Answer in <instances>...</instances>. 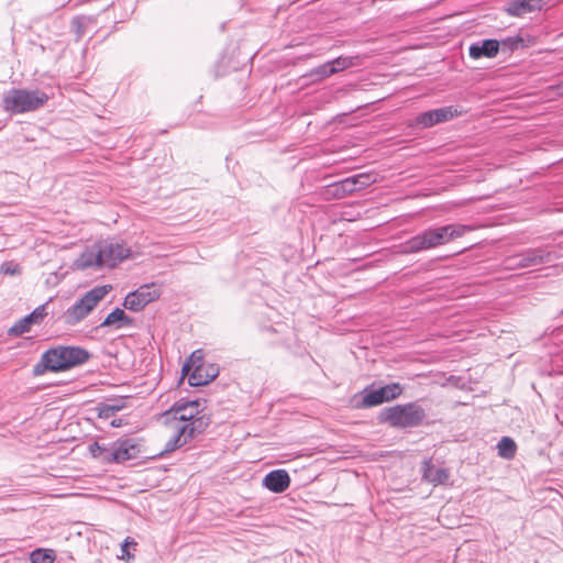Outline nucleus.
<instances>
[{
    "instance_id": "1",
    "label": "nucleus",
    "mask_w": 563,
    "mask_h": 563,
    "mask_svg": "<svg viewBox=\"0 0 563 563\" xmlns=\"http://www.w3.org/2000/svg\"><path fill=\"white\" fill-rule=\"evenodd\" d=\"M174 421V435L166 442L164 453H170L202 433L210 424V418L202 412L198 400L177 401L167 412Z\"/></svg>"
},
{
    "instance_id": "2",
    "label": "nucleus",
    "mask_w": 563,
    "mask_h": 563,
    "mask_svg": "<svg viewBox=\"0 0 563 563\" xmlns=\"http://www.w3.org/2000/svg\"><path fill=\"white\" fill-rule=\"evenodd\" d=\"M472 230L473 227L460 223L430 228L410 238L404 244V252L419 253L422 251L432 250L448 244L449 242L463 236L465 233L471 232Z\"/></svg>"
},
{
    "instance_id": "3",
    "label": "nucleus",
    "mask_w": 563,
    "mask_h": 563,
    "mask_svg": "<svg viewBox=\"0 0 563 563\" xmlns=\"http://www.w3.org/2000/svg\"><path fill=\"white\" fill-rule=\"evenodd\" d=\"M48 101V96L41 90L12 88L2 98V108L11 114L36 111Z\"/></svg>"
},
{
    "instance_id": "4",
    "label": "nucleus",
    "mask_w": 563,
    "mask_h": 563,
    "mask_svg": "<svg viewBox=\"0 0 563 563\" xmlns=\"http://www.w3.org/2000/svg\"><path fill=\"white\" fill-rule=\"evenodd\" d=\"M89 356V352L79 346H57L43 354L42 363L48 371L60 372L86 363Z\"/></svg>"
},
{
    "instance_id": "5",
    "label": "nucleus",
    "mask_w": 563,
    "mask_h": 563,
    "mask_svg": "<svg viewBox=\"0 0 563 563\" xmlns=\"http://www.w3.org/2000/svg\"><path fill=\"white\" fill-rule=\"evenodd\" d=\"M110 285L97 286L87 291L79 300L69 307L64 313L67 324H76L84 320L95 307L108 295L111 290Z\"/></svg>"
},
{
    "instance_id": "6",
    "label": "nucleus",
    "mask_w": 563,
    "mask_h": 563,
    "mask_svg": "<svg viewBox=\"0 0 563 563\" xmlns=\"http://www.w3.org/2000/svg\"><path fill=\"white\" fill-rule=\"evenodd\" d=\"M384 415V420L397 428L419 426L426 418L423 408L416 402L388 408Z\"/></svg>"
},
{
    "instance_id": "7",
    "label": "nucleus",
    "mask_w": 563,
    "mask_h": 563,
    "mask_svg": "<svg viewBox=\"0 0 563 563\" xmlns=\"http://www.w3.org/2000/svg\"><path fill=\"white\" fill-rule=\"evenodd\" d=\"M159 296V288L155 284L143 285L125 296L123 306L125 309L140 311L146 305L156 300Z\"/></svg>"
},
{
    "instance_id": "8",
    "label": "nucleus",
    "mask_w": 563,
    "mask_h": 563,
    "mask_svg": "<svg viewBox=\"0 0 563 563\" xmlns=\"http://www.w3.org/2000/svg\"><path fill=\"white\" fill-rule=\"evenodd\" d=\"M401 386L393 383L377 389L365 390L362 399L363 407L378 406L385 401L393 400L401 394Z\"/></svg>"
},
{
    "instance_id": "9",
    "label": "nucleus",
    "mask_w": 563,
    "mask_h": 563,
    "mask_svg": "<svg viewBox=\"0 0 563 563\" xmlns=\"http://www.w3.org/2000/svg\"><path fill=\"white\" fill-rule=\"evenodd\" d=\"M460 114H461V112L452 106L443 107V108H439V109H434V110H430V111L420 113L415 119V124L422 129L431 128L438 123H442V122L452 120L453 118H455Z\"/></svg>"
},
{
    "instance_id": "10",
    "label": "nucleus",
    "mask_w": 563,
    "mask_h": 563,
    "mask_svg": "<svg viewBox=\"0 0 563 563\" xmlns=\"http://www.w3.org/2000/svg\"><path fill=\"white\" fill-rule=\"evenodd\" d=\"M101 257L103 260V265L108 267H113L118 263L130 256V249L119 242L113 241H101L98 243Z\"/></svg>"
},
{
    "instance_id": "11",
    "label": "nucleus",
    "mask_w": 563,
    "mask_h": 563,
    "mask_svg": "<svg viewBox=\"0 0 563 563\" xmlns=\"http://www.w3.org/2000/svg\"><path fill=\"white\" fill-rule=\"evenodd\" d=\"M551 261V254L541 249H530L508 260L509 267L529 268Z\"/></svg>"
},
{
    "instance_id": "12",
    "label": "nucleus",
    "mask_w": 563,
    "mask_h": 563,
    "mask_svg": "<svg viewBox=\"0 0 563 563\" xmlns=\"http://www.w3.org/2000/svg\"><path fill=\"white\" fill-rule=\"evenodd\" d=\"M375 180L376 178L374 175L363 173L346 177L345 179L333 184L331 187L333 188L335 195L344 196L346 194L363 189L375 183Z\"/></svg>"
},
{
    "instance_id": "13",
    "label": "nucleus",
    "mask_w": 563,
    "mask_h": 563,
    "mask_svg": "<svg viewBox=\"0 0 563 563\" xmlns=\"http://www.w3.org/2000/svg\"><path fill=\"white\" fill-rule=\"evenodd\" d=\"M137 448L131 440L117 441L110 446L108 463H122L136 457Z\"/></svg>"
},
{
    "instance_id": "14",
    "label": "nucleus",
    "mask_w": 563,
    "mask_h": 563,
    "mask_svg": "<svg viewBox=\"0 0 563 563\" xmlns=\"http://www.w3.org/2000/svg\"><path fill=\"white\" fill-rule=\"evenodd\" d=\"M47 314L45 306H40L35 308L30 314L25 316L21 320H19L15 324H13L9 329V334L11 335H22L30 331L32 324L40 323L44 317Z\"/></svg>"
},
{
    "instance_id": "15",
    "label": "nucleus",
    "mask_w": 563,
    "mask_h": 563,
    "mask_svg": "<svg viewBox=\"0 0 563 563\" xmlns=\"http://www.w3.org/2000/svg\"><path fill=\"white\" fill-rule=\"evenodd\" d=\"M262 485L273 493H284L290 485V477L287 471L275 470L265 475Z\"/></svg>"
},
{
    "instance_id": "16",
    "label": "nucleus",
    "mask_w": 563,
    "mask_h": 563,
    "mask_svg": "<svg viewBox=\"0 0 563 563\" xmlns=\"http://www.w3.org/2000/svg\"><path fill=\"white\" fill-rule=\"evenodd\" d=\"M499 51V42L497 40H484L470 46V56L474 59L481 57H495Z\"/></svg>"
},
{
    "instance_id": "17",
    "label": "nucleus",
    "mask_w": 563,
    "mask_h": 563,
    "mask_svg": "<svg viewBox=\"0 0 563 563\" xmlns=\"http://www.w3.org/2000/svg\"><path fill=\"white\" fill-rule=\"evenodd\" d=\"M422 477L433 485L444 484L449 481L450 474L443 467H435L431 461H424L422 465Z\"/></svg>"
},
{
    "instance_id": "18",
    "label": "nucleus",
    "mask_w": 563,
    "mask_h": 563,
    "mask_svg": "<svg viewBox=\"0 0 563 563\" xmlns=\"http://www.w3.org/2000/svg\"><path fill=\"white\" fill-rule=\"evenodd\" d=\"M542 0H510L507 12L514 16H522L541 8Z\"/></svg>"
},
{
    "instance_id": "19",
    "label": "nucleus",
    "mask_w": 563,
    "mask_h": 563,
    "mask_svg": "<svg viewBox=\"0 0 563 563\" xmlns=\"http://www.w3.org/2000/svg\"><path fill=\"white\" fill-rule=\"evenodd\" d=\"M192 372L188 374L189 384L191 386H203L214 379L218 375V369L213 366L210 367V372H207L203 364H198Z\"/></svg>"
},
{
    "instance_id": "20",
    "label": "nucleus",
    "mask_w": 563,
    "mask_h": 563,
    "mask_svg": "<svg viewBox=\"0 0 563 563\" xmlns=\"http://www.w3.org/2000/svg\"><path fill=\"white\" fill-rule=\"evenodd\" d=\"M76 265L81 269L92 266H104L98 243L82 252L79 258L76 261Z\"/></svg>"
},
{
    "instance_id": "21",
    "label": "nucleus",
    "mask_w": 563,
    "mask_h": 563,
    "mask_svg": "<svg viewBox=\"0 0 563 563\" xmlns=\"http://www.w3.org/2000/svg\"><path fill=\"white\" fill-rule=\"evenodd\" d=\"M117 328H121L122 325L132 324V319L120 308H115L112 310L101 323L102 327H110L117 324Z\"/></svg>"
},
{
    "instance_id": "22",
    "label": "nucleus",
    "mask_w": 563,
    "mask_h": 563,
    "mask_svg": "<svg viewBox=\"0 0 563 563\" xmlns=\"http://www.w3.org/2000/svg\"><path fill=\"white\" fill-rule=\"evenodd\" d=\"M332 68L335 69V74L343 71L351 67H356L362 64V58L358 55L354 56H339L330 60Z\"/></svg>"
},
{
    "instance_id": "23",
    "label": "nucleus",
    "mask_w": 563,
    "mask_h": 563,
    "mask_svg": "<svg viewBox=\"0 0 563 563\" xmlns=\"http://www.w3.org/2000/svg\"><path fill=\"white\" fill-rule=\"evenodd\" d=\"M498 454L507 460H510L516 454V443L515 441L509 437H504L500 439V441L497 444Z\"/></svg>"
},
{
    "instance_id": "24",
    "label": "nucleus",
    "mask_w": 563,
    "mask_h": 563,
    "mask_svg": "<svg viewBox=\"0 0 563 563\" xmlns=\"http://www.w3.org/2000/svg\"><path fill=\"white\" fill-rule=\"evenodd\" d=\"M30 560L32 563H53L55 553L51 549H36L31 552Z\"/></svg>"
},
{
    "instance_id": "25",
    "label": "nucleus",
    "mask_w": 563,
    "mask_h": 563,
    "mask_svg": "<svg viewBox=\"0 0 563 563\" xmlns=\"http://www.w3.org/2000/svg\"><path fill=\"white\" fill-rule=\"evenodd\" d=\"M201 362H202L201 352L200 351L192 352L190 357L183 365V368H181L183 375L187 376L189 374V372L191 371V368H195V366L198 364H202Z\"/></svg>"
},
{
    "instance_id": "26",
    "label": "nucleus",
    "mask_w": 563,
    "mask_h": 563,
    "mask_svg": "<svg viewBox=\"0 0 563 563\" xmlns=\"http://www.w3.org/2000/svg\"><path fill=\"white\" fill-rule=\"evenodd\" d=\"M90 452L93 457L100 459L104 462H108V455L110 453V446L106 448L98 442H95L90 445Z\"/></svg>"
},
{
    "instance_id": "27",
    "label": "nucleus",
    "mask_w": 563,
    "mask_h": 563,
    "mask_svg": "<svg viewBox=\"0 0 563 563\" xmlns=\"http://www.w3.org/2000/svg\"><path fill=\"white\" fill-rule=\"evenodd\" d=\"M334 74H335V69L332 68V65L330 62L324 63L312 70V75H316L320 79L330 77Z\"/></svg>"
},
{
    "instance_id": "28",
    "label": "nucleus",
    "mask_w": 563,
    "mask_h": 563,
    "mask_svg": "<svg viewBox=\"0 0 563 563\" xmlns=\"http://www.w3.org/2000/svg\"><path fill=\"white\" fill-rule=\"evenodd\" d=\"M71 27L77 35V40H80L85 34L86 18L76 16L71 20Z\"/></svg>"
},
{
    "instance_id": "29",
    "label": "nucleus",
    "mask_w": 563,
    "mask_h": 563,
    "mask_svg": "<svg viewBox=\"0 0 563 563\" xmlns=\"http://www.w3.org/2000/svg\"><path fill=\"white\" fill-rule=\"evenodd\" d=\"M121 407L120 406H104L100 410V416L109 418L111 415H113L115 411H118Z\"/></svg>"
},
{
    "instance_id": "30",
    "label": "nucleus",
    "mask_w": 563,
    "mask_h": 563,
    "mask_svg": "<svg viewBox=\"0 0 563 563\" xmlns=\"http://www.w3.org/2000/svg\"><path fill=\"white\" fill-rule=\"evenodd\" d=\"M520 42H521V38H519V37L508 38L506 41H503V45H507L510 48H516Z\"/></svg>"
},
{
    "instance_id": "31",
    "label": "nucleus",
    "mask_w": 563,
    "mask_h": 563,
    "mask_svg": "<svg viewBox=\"0 0 563 563\" xmlns=\"http://www.w3.org/2000/svg\"><path fill=\"white\" fill-rule=\"evenodd\" d=\"M1 272L4 274L13 275L15 273V269L11 268V265L9 263H4L1 265Z\"/></svg>"
},
{
    "instance_id": "32",
    "label": "nucleus",
    "mask_w": 563,
    "mask_h": 563,
    "mask_svg": "<svg viewBox=\"0 0 563 563\" xmlns=\"http://www.w3.org/2000/svg\"><path fill=\"white\" fill-rule=\"evenodd\" d=\"M559 90L563 93V81L559 85Z\"/></svg>"
}]
</instances>
